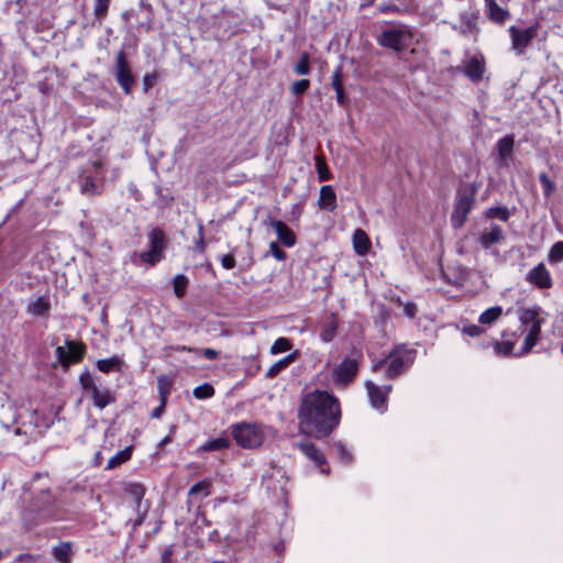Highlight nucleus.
Listing matches in <instances>:
<instances>
[{"label": "nucleus", "mask_w": 563, "mask_h": 563, "mask_svg": "<svg viewBox=\"0 0 563 563\" xmlns=\"http://www.w3.org/2000/svg\"><path fill=\"white\" fill-rule=\"evenodd\" d=\"M503 314V308L500 306H494L483 311L478 317L481 325H492Z\"/></svg>", "instance_id": "nucleus-30"}, {"label": "nucleus", "mask_w": 563, "mask_h": 563, "mask_svg": "<svg viewBox=\"0 0 563 563\" xmlns=\"http://www.w3.org/2000/svg\"><path fill=\"white\" fill-rule=\"evenodd\" d=\"M318 206L322 210L334 211L336 208V195L330 185H324L320 188V197Z\"/></svg>", "instance_id": "nucleus-22"}, {"label": "nucleus", "mask_w": 563, "mask_h": 563, "mask_svg": "<svg viewBox=\"0 0 563 563\" xmlns=\"http://www.w3.org/2000/svg\"><path fill=\"white\" fill-rule=\"evenodd\" d=\"M172 555H173V550L172 548H167L165 549V551L162 553V563H172Z\"/></svg>", "instance_id": "nucleus-62"}, {"label": "nucleus", "mask_w": 563, "mask_h": 563, "mask_svg": "<svg viewBox=\"0 0 563 563\" xmlns=\"http://www.w3.org/2000/svg\"><path fill=\"white\" fill-rule=\"evenodd\" d=\"M485 59L483 56H472L464 62L462 71L473 82H478L485 74Z\"/></svg>", "instance_id": "nucleus-15"}, {"label": "nucleus", "mask_w": 563, "mask_h": 563, "mask_svg": "<svg viewBox=\"0 0 563 563\" xmlns=\"http://www.w3.org/2000/svg\"><path fill=\"white\" fill-rule=\"evenodd\" d=\"M539 25L538 23L527 27L520 29L518 26L511 25L508 29L510 40H511V48L516 53V55H522L527 47L531 44L533 38L537 36Z\"/></svg>", "instance_id": "nucleus-11"}, {"label": "nucleus", "mask_w": 563, "mask_h": 563, "mask_svg": "<svg viewBox=\"0 0 563 563\" xmlns=\"http://www.w3.org/2000/svg\"><path fill=\"white\" fill-rule=\"evenodd\" d=\"M80 191L86 196H99L104 189V173L100 161L87 163L78 176Z\"/></svg>", "instance_id": "nucleus-3"}, {"label": "nucleus", "mask_w": 563, "mask_h": 563, "mask_svg": "<svg viewBox=\"0 0 563 563\" xmlns=\"http://www.w3.org/2000/svg\"><path fill=\"white\" fill-rule=\"evenodd\" d=\"M342 67L339 66L335 68V70L333 71V75H332V81H331V86L332 88L335 90H342L344 89L343 88V81H342Z\"/></svg>", "instance_id": "nucleus-50"}, {"label": "nucleus", "mask_w": 563, "mask_h": 563, "mask_svg": "<svg viewBox=\"0 0 563 563\" xmlns=\"http://www.w3.org/2000/svg\"><path fill=\"white\" fill-rule=\"evenodd\" d=\"M52 554L59 563H70L74 555L71 542H59L52 549Z\"/></svg>", "instance_id": "nucleus-28"}, {"label": "nucleus", "mask_w": 563, "mask_h": 563, "mask_svg": "<svg viewBox=\"0 0 563 563\" xmlns=\"http://www.w3.org/2000/svg\"><path fill=\"white\" fill-rule=\"evenodd\" d=\"M510 216L511 213L507 207H492L485 211L487 219H499L504 222H507Z\"/></svg>", "instance_id": "nucleus-36"}, {"label": "nucleus", "mask_w": 563, "mask_h": 563, "mask_svg": "<svg viewBox=\"0 0 563 563\" xmlns=\"http://www.w3.org/2000/svg\"><path fill=\"white\" fill-rule=\"evenodd\" d=\"M165 407H166V402L164 399H162V401L159 402V406L156 407L153 411H152V418H155V419H158L162 417V415L164 413L165 411Z\"/></svg>", "instance_id": "nucleus-60"}, {"label": "nucleus", "mask_w": 563, "mask_h": 563, "mask_svg": "<svg viewBox=\"0 0 563 563\" xmlns=\"http://www.w3.org/2000/svg\"><path fill=\"white\" fill-rule=\"evenodd\" d=\"M112 0H93V15L100 26L108 15Z\"/></svg>", "instance_id": "nucleus-32"}, {"label": "nucleus", "mask_w": 563, "mask_h": 563, "mask_svg": "<svg viewBox=\"0 0 563 563\" xmlns=\"http://www.w3.org/2000/svg\"><path fill=\"white\" fill-rule=\"evenodd\" d=\"M231 442L228 438H217L205 442L202 445L198 448V451L201 452H210V451H220L229 449Z\"/></svg>", "instance_id": "nucleus-31"}, {"label": "nucleus", "mask_w": 563, "mask_h": 563, "mask_svg": "<svg viewBox=\"0 0 563 563\" xmlns=\"http://www.w3.org/2000/svg\"><path fill=\"white\" fill-rule=\"evenodd\" d=\"M372 243L366 234V232L362 229H356L353 233V247L357 255L364 256L371 250Z\"/></svg>", "instance_id": "nucleus-25"}, {"label": "nucleus", "mask_w": 563, "mask_h": 563, "mask_svg": "<svg viewBox=\"0 0 563 563\" xmlns=\"http://www.w3.org/2000/svg\"><path fill=\"white\" fill-rule=\"evenodd\" d=\"M211 481L205 478L192 485L188 492L189 496L201 495V497H208L211 494Z\"/></svg>", "instance_id": "nucleus-35"}, {"label": "nucleus", "mask_w": 563, "mask_h": 563, "mask_svg": "<svg viewBox=\"0 0 563 563\" xmlns=\"http://www.w3.org/2000/svg\"><path fill=\"white\" fill-rule=\"evenodd\" d=\"M539 181L542 185L544 197L550 198L555 190L554 181L545 173L539 175Z\"/></svg>", "instance_id": "nucleus-44"}, {"label": "nucleus", "mask_w": 563, "mask_h": 563, "mask_svg": "<svg viewBox=\"0 0 563 563\" xmlns=\"http://www.w3.org/2000/svg\"><path fill=\"white\" fill-rule=\"evenodd\" d=\"M86 353V345L81 342L66 340V347L57 346L56 357L58 362L68 367L71 363H79Z\"/></svg>", "instance_id": "nucleus-13"}, {"label": "nucleus", "mask_w": 563, "mask_h": 563, "mask_svg": "<svg viewBox=\"0 0 563 563\" xmlns=\"http://www.w3.org/2000/svg\"><path fill=\"white\" fill-rule=\"evenodd\" d=\"M187 284H188V278L185 275L178 274L174 277V279H173L174 292L177 298H183L185 296Z\"/></svg>", "instance_id": "nucleus-40"}, {"label": "nucleus", "mask_w": 563, "mask_h": 563, "mask_svg": "<svg viewBox=\"0 0 563 563\" xmlns=\"http://www.w3.org/2000/svg\"><path fill=\"white\" fill-rule=\"evenodd\" d=\"M114 77L124 93L130 95L135 84V78L132 74L124 49L119 51L117 54Z\"/></svg>", "instance_id": "nucleus-10"}, {"label": "nucleus", "mask_w": 563, "mask_h": 563, "mask_svg": "<svg viewBox=\"0 0 563 563\" xmlns=\"http://www.w3.org/2000/svg\"><path fill=\"white\" fill-rule=\"evenodd\" d=\"M515 140L512 135H506L497 142L498 158L503 165H508L507 161L511 157Z\"/></svg>", "instance_id": "nucleus-27"}, {"label": "nucleus", "mask_w": 563, "mask_h": 563, "mask_svg": "<svg viewBox=\"0 0 563 563\" xmlns=\"http://www.w3.org/2000/svg\"><path fill=\"white\" fill-rule=\"evenodd\" d=\"M476 188H472L468 192H460L457 195L454 209L451 214V224L454 229H460L467 220L468 213L475 203Z\"/></svg>", "instance_id": "nucleus-9"}, {"label": "nucleus", "mask_w": 563, "mask_h": 563, "mask_svg": "<svg viewBox=\"0 0 563 563\" xmlns=\"http://www.w3.org/2000/svg\"><path fill=\"white\" fill-rule=\"evenodd\" d=\"M172 441L170 435H166L161 442L158 443V448H164L166 444H168Z\"/></svg>", "instance_id": "nucleus-64"}, {"label": "nucleus", "mask_w": 563, "mask_h": 563, "mask_svg": "<svg viewBox=\"0 0 563 563\" xmlns=\"http://www.w3.org/2000/svg\"><path fill=\"white\" fill-rule=\"evenodd\" d=\"M310 87V80L308 79H300L292 82L290 87V91L295 96H301L303 95Z\"/></svg>", "instance_id": "nucleus-48"}, {"label": "nucleus", "mask_w": 563, "mask_h": 563, "mask_svg": "<svg viewBox=\"0 0 563 563\" xmlns=\"http://www.w3.org/2000/svg\"><path fill=\"white\" fill-rule=\"evenodd\" d=\"M166 249L165 234L159 228H154L148 233V250L141 253H133L132 262L135 265L141 263L147 265H155L164 258V251Z\"/></svg>", "instance_id": "nucleus-6"}, {"label": "nucleus", "mask_w": 563, "mask_h": 563, "mask_svg": "<svg viewBox=\"0 0 563 563\" xmlns=\"http://www.w3.org/2000/svg\"><path fill=\"white\" fill-rule=\"evenodd\" d=\"M417 352L405 344L395 346L386 358L379 360L372 365L373 372H378L386 366V377L393 379L408 369L415 362Z\"/></svg>", "instance_id": "nucleus-2"}, {"label": "nucleus", "mask_w": 563, "mask_h": 563, "mask_svg": "<svg viewBox=\"0 0 563 563\" xmlns=\"http://www.w3.org/2000/svg\"><path fill=\"white\" fill-rule=\"evenodd\" d=\"M484 4L485 13L492 22L501 25L510 18V12L501 8L496 0H484Z\"/></svg>", "instance_id": "nucleus-19"}, {"label": "nucleus", "mask_w": 563, "mask_h": 563, "mask_svg": "<svg viewBox=\"0 0 563 563\" xmlns=\"http://www.w3.org/2000/svg\"><path fill=\"white\" fill-rule=\"evenodd\" d=\"M341 420L339 399L327 390L316 389L306 394L298 407V424L301 434L323 439Z\"/></svg>", "instance_id": "nucleus-1"}, {"label": "nucleus", "mask_w": 563, "mask_h": 563, "mask_svg": "<svg viewBox=\"0 0 563 563\" xmlns=\"http://www.w3.org/2000/svg\"><path fill=\"white\" fill-rule=\"evenodd\" d=\"M538 338L527 333L525 336L523 345L521 347V352L518 355L526 354L532 350V347L537 344Z\"/></svg>", "instance_id": "nucleus-51"}, {"label": "nucleus", "mask_w": 563, "mask_h": 563, "mask_svg": "<svg viewBox=\"0 0 563 563\" xmlns=\"http://www.w3.org/2000/svg\"><path fill=\"white\" fill-rule=\"evenodd\" d=\"M132 455V449L125 448L124 450H121L117 452L112 457L109 459L107 464V470H113L121 464L125 463L131 459Z\"/></svg>", "instance_id": "nucleus-34"}, {"label": "nucleus", "mask_w": 563, "mask_h": 563, "mask_svg": "<svg viewBox=\"0 0 563 563\" xmlns=\"http://www.w3.org/2000/svg\"><path fill=\"white\" fill-rule=\"evenodd\" d=\"M192 395L197 399H207L214 395V388L212 385L205 383L194 388Z\"/></svg>", "instance_id": "nucleus-43"}, {"label": "nucleus", "mask_w": 563, "mask_h": 563, "mask_svg": "<svg viewBox=\"0 0 563 563\" xmlns=\"http://www.w3.org/2000/svg\"><path fill=\"white\" fill-rule=\"evenodd\" d=\"M272 228L275 230L278 240L287 247H292L296 244V235L294 231L280 220H272Z\"/></svg>", "instance_id": "nucleus-20"}, {"label": "nucleus", "mask_w": 563, "mask_h": 563, "mask_svg": "<svg viewBox=\"0 0 563 563\" xmlns=\"http://www.w3.org/2000/svg\"><path fill=\"white\" fill-rule=\"evenodd\" d=\"M49 511H42L35 508L33 505L22 512V521L27 530H32L35 527L46 522L51 518Z\"/></svg>", "instance_id": "nucleus-17"}, {"label": "nucleus", "mask_w": 563, "mask_h": 563, "mask_svg": "<svg viewBox=\"0 0 563 563\" xmlns=\"http://www.w3.org/2000/svg\"><path fill=\"white\" fill-rule=\"evenodd\" d=\"M165 350H170V351H175V352H192V353L200 352V349L190 347V346H187V345L168 346V347H165Z\"/></svg>", "instance_id": "nucleus-58"}, {"label": "nucleus", "mask_w": 563, "mask_h": 563, "mask_svg": "<svg viewBox=\"0 0 563 563\" xmlns=\"http://www.w3.org/2000/svg\"><path fill=\"white\" fill-rule=\"evenodd\" d=\"M157 80L156 73L145 74L143 77V91L148 92V90L154 86Z\"/></svg>", "instance_id": "nucleus-52"}, {"label": "nucleus", "mask_w": 563, "mask_h": 563, "mask_svg": "<svg viewBox=\"0 0 563 563\" xmlns=\"http://www.w3.org/2000/svg\"><path fill=\"white\" fill-rule=\"evenodd\" d=\"M539 311L536 308L525 309L520 312L519 320L522 325H530L536 321L541 320Z\"/></svg>", "instance_id": "nucleus-39"}, {"label": "nucleus", "mask_w": 563, "mask_h": 563, "mask_svg": "<svg viewBox=\"0 0 563 563\" xmlns=\"http://www.w3.org/2000/svg\"><path fill=\"white\" fill-rule=\"evenodd\" d=\"M515 342H516V334L514 333L512 334V339H507V340H504L501 342H497L495 344V351L497 354H500V355H510L511 352H512V349H514V345H515Z\"/></svg>", "instance_id": "nucleus-42"}, {"label": "nucleus", "mask_w": 563, "mask_h": 563, "mask_svg": "<svg viewBox=\"0 0 563 563\" xmlns=\"http://www.w3.org/2000/svg\"><path fill=\"white\" fill-rule=\"evenodd\" d=\"M271 254L278 261H284L287 256L286 252L279 247L277 242H272L269 244Z\"/></svg>", "instance_id": "nucleus-53"}, {"label": "nucleus", "mask_w": 563, "mask_h": 563, "mask_svg": "<svg viewBox=\"0 0 563 563\" xmlns=\"http://www.w3.org/2000/svg\"><path fill=\"white\" fill-rule=\"evenodd\" d=\"M335 97H336V102L342 106V107H345L347 101H346V97H345V92H344V89L342 90H335Z\"/></svg>", "instance_id": "nucleus-61"}, {"label": "nucleus", "mask_w": 563, "mask_h": 563, "mask_svg": "<svg viewBox=\"0 0 563 563\" xmlns=\"http://www.w3.org/2000/svg\"><path fill=\"white\" fill-rule=\"evenodd\" d=\"M399 306L402 307V311L406 317L413 319L417 314V305L412 301L402 302L399 298L397 299Z\"/></svg>", "instance_id": "nucleus-49"}, {"label": "nucleus", "mask_w": 563, "mask_h": 563, "mask_svg": "<svg viewBox=\"0 0 563 563\" xmlns=\"http://www.w3.org/2000/svg\"><path fill=\"white\" fill-rule=\"evenodd\" d=\"M362 358V352L358 350H353L351 356L344 357L333 369L332 378L334 384L346 386L352 383L358 373Z\"/></svg>", "instance_id": "nucleus-7"}, {"label": "nucleus", "mask_w": 563, "mask_h": 563, "mask_svg": "<svg viewBox=\"0 0 563 563\" xmlns=\"http://www.w3.org/2000/svg\"><path fill=\"white\" fill-rule=\"evenodd\" d=\"M504 240L503 229L498 224H492L488 232H483L478 239L483 249L488 250L492 245L497 244Z\"/></svg>", "instance_id": "nucleus-21"}, {"label": "nucleus", "mask_w": 563, "mask_h": 563, "mask_svg": "<svg viewBox=\"0 0 563 563\" xmlns=\"http://www.w3.org/2000/svg\"><path fill=\"white\" fill-rule=\"evenodd\" d=\"M479 10L473 5H470L466 10H463L459 13L460 25L452 24L451 27L463 35H477L479 32Z\"/></svg>", "instance_id": "nucleus-12"}, {"label": "nucleus", "mask_w": 563, "mask_h": 563, "mask_svg": "<svg viewBox=\"0 0 563 563\" xmlns=\"http://www.w3.org/2000/svg\"><path fill=\"white\" fill-rule=\"evenodd\" d=\"M339 327V321L335 313H331L327 320L322 323L321 330L319 333L320 340L324 343L331 342Z\"/></svg>", "instance_id": "nucleus-24"}, {"label": "nucleus", "mask_w": 563, "mask_h": 563, "mask_svg": "<svg viewBox=\"0 0 563 563\" xmlns=\"http://www.w3.org/2000/svg\"><path fill=\"white\" fill-rule=\"evenodd\" d=\"M365 387L367 390V396L369 398V402L372 407L380 412L387 410V393L383 391L377 385L372 383L371 380L365 382Z\"/></svg>", "instance_id": "nucleus-18"}, {"label": "nucleus", "mask_w": 563, "mask_h": 563, "mask_svg": "<svg viewBox=\"0 0 563 563\" xmlns=\"http://www.w3.org/2000/svg\"><path fill=\"white\" fill-rule=\"evenodd\" d=\"M462 331L464 334L472 338L479 336L484 332L483 328L477 324L465 325Z\"/></svg>", "instance_id": "nucleus-54"}, {"label": "nucleus", "mask_w": 563, "mask_h": 563, "mask_svg": "<svg viewBox=\"0 0 563 563\" xmlns=\"http://www.w3.org/2000/svg\"><path fill=\"white\" fill-rule=\"evenodd\" d=\"M125 492L132 496L137 504L142 500L145 494L143 485L139 483L129 484Z\"/></svg>", "instance_id": "nucleus-46"}, {"label": "nucleus", "mask_w": 563, "mask_h": 563, "mask_svg": "<svg viewBox=\"0 0 563 563\" xmlns=\"http://www.w3.org/2000/svg\"><path fill=\"white\" fill-rule=\"evenodd\" d=\"M291 349V342L287 338H278L271 346L272 354H279Z\"/></svg>", "instance_id": "nucleus-45"}, {"label": "nucleus", "mask_w": 563, "mask_h": 563, "mask_svg": "<svg viewBox=\"0 0 563 563\" xmlns=\"http://www.w3.org/2000/svg\"><path fill=\"white\" fill-rule=\"evenodd\" d=\"M124 362L121 356L114 355L109 358L99 360L96 363L97 368L102 373L121 372Z\"/></svg>", "instance_id": "nucleus-29"}, {"label": "nucleus", "mask_w": 563, "mask_h": 563, "mask_svg": "<svg viewBox=\"0 0 563 563\" xmlns=\"http://www.w3.org/2000/svg\"><path fill=\"white\" fill-rule=\"evenodd\" d=\"M55 500L56 498L52 494L51 489L43 488L38 492L37 495L34 496L31 505L42 511H49L52 514L49 508L55 504Z\"/></svg>", "instance_id": "nucleus-26"}, {"label": "nucleus", "mask_w": 563, "mask_h": 563, "mask_svg": "<svg viewBox=\"0 0 563 563\" xmlns=\"http://www.w3.org/2000/svg\"><path fill=\"white\" fill-rule=\"evenodd\" d=\"M158 391H159V397H161V400L164 399L165 402H167V397H168V394H169V389L164 387L162 385V382L159 380L158 382Z\"/></svg>", "instance_id": "nucleus-63"}, {"label": "nucleus", "mask_w": 563, "mask_h": 563, "mask_svg": "<svg viewBox=\"0 0 563 563\" xmlns=\"http://www.w3.org/2000/svg\"><path fill=\"white\" fill-rule=\"evenodd\" d=\"M79 384L85 391L90 394L93 405L98 409H104L115 401V395L109 388L100 389L88 369L80 374Z\"/></svg>", "instance_id": "nucleus-8"}, {"label": "nucleus", "mask_w": 563, "mask_h": 563, "mask_svg": "<svg viewBox=\"0 0 563 563\" xmlns=\"http://www.w3.org/2000/svg\"><path fill=\"white\" fill-rule=\"evenodd\" d=\"M197 355H203L207 360H217L219 357V352L214 349L207 347L200 349V352L196 353Z\"/></svg>", "instance_id": "nucleus-56"}, {"label": "nucleus", "mask_w": 563, "mask_h": 563, "mask_svg": "<svg viewBox=\"0 0 563 563\" xmlns=\"http://www.w3.org/2000/svg\"><path fill=\"white\" fill-rule=\"evenodd\" d=\"M316 168H317L318 178L320 181H327L331 178V173H330L325 162L318 156L316 157Z\"/></svg>", "instance_id": "nucleus-47"}, {"label": "nucleus", "mask_w": 563, "mask_h": 563, "mask_svg": "<svg viewBox=\"0 0 563 563\" xmlns=\"http://www.w3.org/2000/svg\"><path fill=\"white\" fill-rule=\"evenodd\" d=\"M220 262L223 268L232 269L235 266V258L232 254H224L220 257Z\"/></svg>", "instance_id": "nucleus-55"}, {"label": "nucleus", "mask_w": 563, "mask_h": 563, "mask_svg": "<svg viewBox=\"0 0 563 563\" xmlns=\"http://www.w3.org/2000/svg\"><path fill=\"white\" fill-rule=\"evenodd\" d=\"M548 261L552 264L563 261V241H559L551 246L548 253Z\"/></svg>", "instance_id": "nucleus-41"}, {"label": "nucleus", "mask_w": 563, "mask_h": 563, "mask_svg": "<svg viewBox=\"0 0 563 563\" xmlns=\"http://www.w3.org/2000/svg\"><path fill=\"white\" fill-rule=\"evenodd\" d=\"M230 431L235 443L243 449L260 448L265 440L262 426L253 422H239L230 426Z\"/></svg>", "instance_id": "nucleus-5"}, {"label": "nucleus", "mask_w": 563, "mask_h": 563, "mask_svg": "<svg viewBox=\"0 0 563 563\" xmlns=\"http://www.w3.org/2000/svg\"><path fill=\"white\" fill-rule=\"evenodd\" d=\"M295 360L294 354H289L282 360L275 362L266 372V377L272 378L279 374L282 371L286 369Z\"/></svg>", "instance_id": "nucleus-33"}, {"label": "nucleus", "mask_w": 563, "mask_h": 563, "mask_svg": "<svg viewBox=\"0 0 563 563\" xmlns=\"http://www.w3.org/2000/svg\"><path fill=\"white\" fill-rule=\"evenodd\" d=\"M297 449L310 461L314 463L317 467H320V472L324 475L330 473V467L327 466V460L320 449L309 440H303L295 444Z\"/></svg>", "instance_id": "nucleus-14"}, {"label": "nucleus", "mask_w": 563, "mask_h": 563, "mask_svg": "<svg viewBox=\"0 0 563 563\" xmlns=\"http://www.w3.org/2000/svg\"><path fill=\"white\" fill-rule=\"evenodd\" d=\"M543 322H544V320L541 319V320L536 321L534 323L530 324L528 333L539 339L540 333H541V327H542Z\"/></svg>", "instance_id": "nucleus-57"}, {"label": "nucleus", "mask_w": 563, "mask_h": 563, "mask_svg": "<svg viewBox=\"0 0 563 563\" xmlns=\"http://www.w3.org/2000/svg\"><path fill=\"white\" fill-rule=\"evenodd\" d=\"M378 10L380 13H396L400 11L395 4H380Z\"/></svg>", "instance_id": "nucleus-59"}, {"label": "nucleus", "mask_w": 563, "mask_h": 563, "mask_svg": "<svg viewBox=\"0 0 563 563\" xmlns=\"http://www.w3.org/2000/svg\"><path fill=\"white\" fill-rule=\"evenodd\" d=\"M412 38L411 30L404 23H389L382 30L376 41L382 47L400 52L406 48Z\"/></svg>", "instance_id": "nucleus-4"}, {"label": "nucleus", "mask_w": 563, "mask_h": 563, "mask_svg": "<svg viewBox=\"0 0 563 563\" xmlns=\"http://www.w3.org/2000/svg\"><path fill=\"white\" fill-rule=\"evenodd\" d=\"M333 449L335 450L338 459L340 460L341 463H343V464L352 463L353 455L343 442H341V441L334 442Z\"/></svg>", "instance_id": "nucleus-37"}, {"label": "nucleus", "mask_w": 563, "mask_h": 563, "mask_svg": "<svg viewBox=\"0 0 563 563\" xmlns=\"http://www.w3.org/2000/svg\"><path fill=\"white\" fill-rule=\"evenodd\" d=\"M26 311L27 313L35 317L48 318L51 311V302L47 297L40 296L27 305Z\"/></svg>", "instance_id": "nucleus-23"}, {"label": "nucleus", "mask_w": 563, "mask_h": 563, "mask_svg": "<svg viewBox=\"0 0 563 563\" xmlns=\"http://www.w3.org/2000/svg\"><path fill=\"white\" fill-rule=\"evenodd\" d=\"M527 282L531 285L540 288L548 289L552 286V278L550 272L547 269L543 263H539L526 276Z\"/></svg>", "instance_id": "nucleus-16"}, {"label": "nucleus", "mask_w": 563, "mask_h": 563, "mask_svg": "<svg viewBox=\"0 0 563 563\" xmlns=\"http://www.w3.org/2000/svg\"><path fill=\"white\" fill-rule=\"evenodd\" d=\"M310 57L308 53H302L294 67V71L299 76L310 74Z\"/></svg>", "instance_id": "nucleus-38"}]
</instances>
